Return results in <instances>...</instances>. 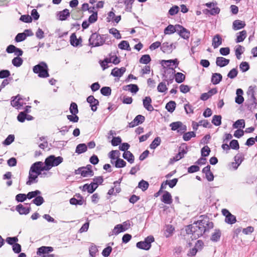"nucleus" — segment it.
<instances>
[{"mask_svg": "<svg viewBox=\"0 0 257 257\" xmlns=\"http://www.w3.org/2000/svg\"><path fill=\"white\" fill-rule=\"evenodd\" d=\"M213 227V223L208 218L198 220L188 226L187 233L192 234L191 237L197 239L202 236L205 232Z\"/></svg>", "mask_w": 257, "mask_h": 257, "instance_id": "f257e3e1", "label": "nucleus"}, {"mask_svg": "<svg viewBox=\"0 0 257 257\" xmlns=\"http://www.w3.org/2000/svg\"><path fill=\"white\" fill-rule=\"evenodd\" d=\"M42 164V162L38 161L32 165L29 170V179L26 182L27 185H31L38 182V177L41 174V171H44L41 167Z\"/></svg>", "mask_w": 257, "mask_h": 257, "instance_id": "f03ea898", "label": "nucleus"}, {"mask_svg": "<svg viewBox=\"0 0 257 257\" xmlns=\"http://www.w3.org/2000/svg\"><path fill=\"white\" fill-rule=\"evenodd\" d=\"M63 161L62 157H55L54 155H50L46 158L44 163L42 162L41 167L44 171H48L52 167L58 166Z\"/></svg>", "mask_w": 257, "mask_h": 257, "instance_id": "7ed1b4c3", "label": "nucleus"}, {"mask_svg": "<svg viewBox=\"0 0 257 257\" xmlns=\"http://www.w3.org/2000/svg\"><path fill=\"white\" fill-rule=\"evenodd\" d=\"M34 73L37 74L40 78H47L49 76V69L47 64L44 62H41L33 68Z\"/></svg>", "mask_w": 257, "mask_h": 257, "instance_id": "20e7f679", "label": "nucleus"}, {"mask_svg": "<svg viewBox=\"0 0 257 257\" xmlns=\"http://www.w3.org/2000/svg\"><path fill=\"white\" fill-rule=\"evenodd\" d=\"M105 42V38L103 35L98 33H93L89 39V45L92 47H98L102 46Z\"/></svg>", "mask_w": 257, "mask_h": 257, "instance_id": "39448f33", "label": "nucleus"}, {"mask_svg": "<svg viewBox=\"0 0 257 257\" xmlns=\"http://www.w3.org/2000/svg\"><path fill=\"white\" fill-rule=\"evenodd\" d=\"M154 241V238L152 236H148L144 241H140L137 243V247L145 250H148L151 246V243Z\"/></svg>", "mask_w": 257, "mask_h": 257, "instance_id": "423d86ee", "label": "nucleus"}, {"mask_svg": "<svg viewBox=\"0 0 257 257\" xmlns=\"http://www.w3.org/2000/svg\"><path fill=\"white\" fill-rule=\"evenodd\" d=\"M172 131H177L178 133L182 134L187 130V127L181 121L173 122L170 124Z\"/></svg>", "mask_w": 257, "mask_h": 257, "instance_id": "0eeeda50", "label": "nucleus"}, {"mask_svg": "<svg viewBox=\"0 0 257 257\" xmlns=\"http://www.w3.org/2000/svg\"><path fill=\"white\" fill-rule=\"evenodd\" d=\"M130 226V223L129 221H125L122 224L116 225L113 229V232L114 234L117 235L121 232H124L127 230Z\"/></svg>", "mask_w": 257, "mask_h": 257, "instance_id": "6e6552de", "label": "nucleus"}, {"mask_svg": "<svg viewBox=\"0 0 257 257\" xmlns=\"http://www.w3.org/2000/svg\"><path fill=\"white\" fill-rule=\"evenodd\" d=\"M222 214L225 216V222L229 224L236 222V217L232 214L227 209H223L221 211Z\"/></svg>", "mask_w": 257, "mask_h": 257, "instance_id": "1a4fd4ad", "label": "nucleus"}, {"mask_svg": "<svg viewBox=\"0 0 257 257\" xmlns=\"http://www.w3.org/2000/svg\"><path fill=\"white\" fill-rule=\"evenodd\" d=\"M177 28H178L177 29V32L180 37L184 39H189L190 35V33L189 30L179 25H177Z\"/></svg>", "mask_w": 257, "mask_h": 257, "instance_id": "9d476101", "label": "nucleus"}, {"mask_svg": "<svg viewBox=\"0 0 257 257\" xmlns=\"http://www.w3.org/2000/svg\"><path fill=\"white\" fill-rule=\"evenodd\" d=\"M257 90L256 86H250L246 92L247 95L249 97L252 103H256V98L255 97V92Z\"/></svg>", "mask_w": 257, "mask_h": 257, "instance_id": "9b49d317", "label": "nucleus"}, {"mask_svg": "<svg viewBox=\"0 0 257 257\" xmlns=\"http://www.w3.org/2000/svg\"><path fill=\"white\" fill-rule=\"evenodd\" d=\"M24 104V102L23 101V99L21 97L20 95L14 97L11 101V105L13 107H16L17 109H20Z\"/></svg>", "mask_w": 257, "mask_h": 257, "instance_id": "f8f14e48", "label": "nucleus"}, {"mask_svg": "<svg viewBox=\"0 0 257 257\" xmlns=\"http://www.w3.org/2000/svg\"><path fill=\"white\" fill-rule=\"evenodd\" d=\"M87 101L90 104L91 110L93 111H95L97 108V106L99 104L98 100L95 99L93 96L90 95L87 97Z\"/></svg>", "mask_w": 257, "mask_h": 257, "instance_id": "ddd939ff", "label": "nucleus"}, {"mask_svg": "<svg viewBox=\"0 0 257 257\" xmlns=\"http://www.w3.org/2000/svg\"><path fill=\"white\" fill-rule=\"evenodd\" d=\"M145 119V116L142 115H138L134 119L129 123L128 126L130 127H133L135 126L142 123Z\"/></svg>", "mask_w": 257, "mask_h": 257, "instance_id": "4468645a", "label": "nucleus"}, {"mask_svg": "<svg viewBox=\"0 0 257 257\" xmlns=\"http://www.w3.org/2000/svg\"><path fill=\"white\" fill-rule=\"evenodd\" d=\"M152 102V99L150 96H146L143 100L144 107L149 111H152L154 109Z\"/></svg>", "mask_w": 257, "mask_h": 257, "instance_id": "2eb2a0df", "label": "nucleus"}, {"mask_svg": "<svg viewBox=\"0 0 257 257\" xmlns=\"http://www.w3.org/2000/svg\"><path fill=\"white\" fill-rule=\"evenodd\" d=\"M125 71L126 68L125 67H122L120 68L115 67L112 70L111 75L119 78L123 75Z\"/></svg>", "mask_w": 257, "mask_h": 257, "instance_id": "dca6fc26", "label": "nucleus"}, {"mask_svg": "<svg viewBox=\"0 0 257 257\" xmlns=\"http://www.w3.org/2000/svg\"><path fill=\"white\" fill-rule=\"evenodd\" d=\"M187 152L185 150H184V149L181 150V149H180L179 153L177 154H176V155L175 157L170 159L169 163L170 164H173L174 162L182 159L184 157V155Z\"/></svg>", "mask_w": 257, "mask_h": 257, "instance_id": "f3484780", "label": "nucleus"}, {"mask_svg": "<svg viewBox=\"0 0 257 257\" xmlns=\"http://www.w3.org/2000/svg\"><path fill=\"white\" fill-rule=\"evenodd\" d=\"M75 173L76 174H81V175L83 177L88 176L91 177L94 175L93 171H88L87 170H86V168H84L83 167L79 168L76 171Z\"/></svg>", "mask_w": 257, "mask_h": 257, "instance_id": "a211bd4d", "label": "nucleus"}, {"mask_svg": "<svg viewBox=\"0 0 257 257\" xmlns=\"http://www.w3.org/2000/svg\"><path fill=\"white\" fill-rule=\"evenodd\" d=\"M175 47H173V44H169L168 42L163 43L161 46V49L164 53H171L173 49H175Z\"/></svg>", "mask_w": 257, "mask_h": 257, "instance_id": "6ab92c4d", "label": "nucleus"}, {"mask_svg": "<svg viewBox=\"0 0 257 257\" xmlns=\"http://www.w3.org/2000/svg\"><path fill=\"white\" fill-rule=\"evenodd\" d=\"M243 93V90L240 88H238L236 91V96L235 98V101L238 104H242L244 101V98L242 96Z\"/></svg>", "mask_w": 257, "mask_h": 257, "instance_id": "aec40b11", "label": "nucleus"}, {"mask_svg": "<svg viewBox=\"0 0 257 257\" xmlns=\"http://www.w3.org/2000/svg\"><path fill=\"white\" fill-rule=\"evenodd\" d=\"M96 184H93L92 182L90 184H85L82 187V191H87L89 193H92L96 189Z\"/></svg>", "mask_w": 257, "mask_h": 257, "instance_id": "412c9836", "label": "nucleus"}, {"mask_svg": "<svg viewBox=\"0 0 257 257\" xmlns=\"http://www.w3.org/2000/svg\"><path fill=\"white\" fill-rule=\"evenodd\" d=\"M31 208L30 207L24 206L22 204H19L16 207V210L19 212L20 214H27L30 211Z\"/></svg>", "mask_w": 257, "mask_h": 257, "instance_id": "4be33fe9", "label": "nucleus"}, {"mask_svg": "<svg viewBox=\"0 0 257 257\" xmlns=\"http://www.w3.org/2000/svg\"><path fill=\"white\" fill-rule=\"evenodd\" d=\"M229 63V60L222 57H218L216 58V65L220 67L226 66Z\"/></svg>", "mask_w": 257, "mask_h": 257, "instance_id": "5701e85b", "label": "nucleus"}, {"mask_svg": "<svg viewBox=\"0 0 257 257\" xmlns=\"http://www.w3.org/2000/svg\"><path fill=\"white\" fill-rule=\"evenodd\" d=\"M70 44L74 46L77 47L81 44L82 42L81 39H77L75 33H73L70 36Z\"/></svg>", "mask_w": 257, "mask_h": 257, "instance_id": "b1692460", "label": "nucleus"}, {"mask_svg": "<svg viewBox=\"0 0 257 257\" xmlns=\"http://www.w3.org/2000/svg\"><path fill=\"white\" fill-rule=\"evenodd\" d=\"M53 248L51 246H42L38 248L37 254L41 255L42 254H48L50 252H52Z\"/></svg>", "mask_w": 257, "mask_h": 257, "instance_id": "393cba45", "label": "nucleus"}, {"mask_svg": "<svg viewBox=\"0 0 257 257\" xmlns=\"http://www.w3.org/2000/svg\"><path fill=\"white\" fill-rule=\"evenodd\" d=\"M161 63L162 65L165 64L168 67H170L172 63L173 65H175V68H176L178 67L179 62L177 59H175L174 60H163L162 61Z\"/></svg>", "mask_w": 257, "mask_h": 257, "instance_id": "a878e982", "label": "nucleus"}, {"mask_svg": "<svg viewBox=\"0 0 257 257\" xmlns=\"http://www.w3.org/2000/svg\"><path fill=\"white\" fill-rule=\"evenodd\" d=\"M162 201L165 204H170L172 202V199L171 194L165 191L162 196Z\"/></svg>", "mask_w": 257, "mask_h": 257, "instance_id": "bb28decb", "label": "nucleus"}, {"mask_svg": "<svg viewBox=\"0 0 257 257\" xmlns=\"http://www.w3.org/2000/svg\"><path fill=\"white\" fill-rule=\"evenodd\" d=\"M203 244V243L202 241L198 240L195 244V247L190 250L189 252L188 253V255L191 256L195 255L196 254L198 250L197 247L202 246Z\"/></svg>", "mask_w": 257, "mask_h": 257, "instance_id": "cd10ccee", "label": "nucleus"}, {"mask_svg": "<svg viewBox=\"0 0 257 257\" xmlns=\"http://www.w3.org/2000/svg\"><path fill=\"white\" fill-rule=\"evenodd\" d=\"M122 157L131 164H133L134 162V156L130 151H125L123 154Z\"/></svg>", "mask_w": 257, "mask_h": 257, "instance_id": "c85d7f7f", "label": "nucleus"}, {"mask_svg": "<svg viewBox=\"0 0 257 257\" xmlns=\"http://www.w3.org/2000/svg\"><path fill=\"white\" fill-rule=\"evenodd\" d=\"M222 44V39L219 35H216L212 40V46L214 48H217Z\"/></svg>", "mask_w": 257, "mask_h": 257, "instance_id": "c756f323", "label": "nucleus"}, {"mask_svg": "<svg viewBox=\"0 0 257 257\" xmlns=\"http://www.w3.org/2000/svg\"><path fill=\"white\" fill-rule=\"evenodd\" d=\"M134 2V0H117L118 3L123 4L125 6L126 10L127 11H131Z\"/></svg>", "mask_w": 257, "mask_h": 257, "instance_id": "7c9ffc66", "label": "nucleus"}, {"mask_svg": "<svg viewBox=\"0 0 257 257\" xmlns=\"http://www.w3.org/2000/svg\"><path fill=\"white\" fill-rule=\"evenodd\" d=\"M245 26L244 22L240 20H235L233 22V29L237 30L244 28Z\"/></svg>", "mask_w": 257, "mask_h": 257, "instance_id": "2f4dec72", "label": "nucleus"}, {"mask_svg": "<svg viewBox=\"0 0 257 257\" xmlns=\"http://www.w3.org/2000/svg\"><path fill=\"white\" fill-rule=\"evenodd\" d=\"M246 37V32L245 30H243L236 34V39L235 41L236 43L241 42L243 41Z\"/></svg>", "mask_w": 257, "mask_h": 257, "instance_id": "473e14b6", "label": "nucleus"}, {"mask_svg": "<svg viewBox=\"0 0 257 257\" xmlns=\"http://www.w3.org/2000/svg\"><path fill=\"white\" fill-rule=\"evenodd\" d=\"M244 47L241 45H237L235 48V53L237 59H240L241 55L244 51Z\"/></svg>", "mask_w": 257, "mask_h": 257, "instance_id": "72a5a7b5", "label": "nucleus"}, {"mask_svg": "<svg viewBox=\"0 0 257 257\" xmlns=\"http://www.w3.org/2000/svg\"><path fill=\"white\" fill-rule=\"evenodd\" d=\"M87 150V146L85 144H80L76 148L75 152L78 154L85 152Z\"/></svg>", "mask_w": 257, "mask_h": 257, "instance_id": "f704fd0d", "label": "nucleus"}, {"mask_svg": "<svg viewBox=\"0 0 257 257\" xmlns=\"http://www.w3.org/2000/svg\"><path fill=\"white\" fill-rule=\"evenodd\" d=\"M177 25L174 26L172 25H169L165 29L164 33L165 34H171L174 32H177V29H178L177 28Z\"/></svg>", "mask_w": 257, "mask_h": 257, "instance_id": "c9c22d12", "label": "nucleus"}, {"mask_svg": "<svg viewBox=\"0 0 257 257\" xmlns=\"http://www.w3.org/2000/svg\"><path fill=\"white\" fill-rule=\"evenodd\" d=\"M222 79V75L220 73H214L211 77V82L213 84H218Z\"/></svg>", "mask_w": 257, "mask_h": 257, "instance_id": "e433bc0d", "label": "nucleus"}, {"mask_svg": "<svg viewBox=\"0 0 257 257\" xmlns=\"http://www.w3.org/2000/svg\"><path fill=\"white\" fill-rule=\"evenodd\" d=\"M59 19L61 21L66 20L68 17L70 16L69 11L68 9H65L59 13Z\"/></svg>", "mask_w": 257, "mask_h": 257, "instance_id": "4c0bfd02", "label": "nucleus"}, {"mask_svg": "<svg viewBox=\"0 0 257 257\" xmlns=\"http://www.w3.org/2000/svg\"><path fill=\"white\" fill-rule=\"evenodd\" d=\"M221 236V231L219 229L215 230V231L212 233L211 240L213 241H218Z\"/></svg>", "mask_w": 257, "mask_h": 257, "instance_id": "58836bf2", "label": "nucleus"}, {"mask_svg": "<svg viewBox=\"0 0 257 257\" xmlns=\"http://www.w3.org/2000/svg\"><path fill=\"white\" fill-rule=\"evenodd\" d=\"M176 102L174 101H170L166 105V109L170 112H173L176 108Z\"/></svg>", "mask_w": 257, "mask_h": 257, "instance_id": "ea45409f", "label": "nucleus"}, {"mask_svg": "<svg viewBox=\"0 0 257 257\" xmlns=\"http://www.w3.org/2000/svg\"><path fill=\"white\" fill-rule=\"evenodd\" d=\"M161 142V138L159 137H156L154 141L152 142V143L150 145V148L151 149H155L157 147H158Z\"/></svg>", "mask_w": 257, "mask_h": 257, "instance_id": "a19ab883", "label": "nucleus"}, {"mask_svg": "<svg viewBox=\"0 0 257 257\" xmlns=\"http://www.w3.org/2000/svg\"><path fill=\"white\" fill-rule=\"evenodd\" d=\"M204 13L206 14H209L211 15H215L219 14L220 9L218 7H213L211 10L206 9L204 11Z\"/></svg>", "mask_w": 257, "mask_h": 257, "instance_id": "79ce46f5", "label": "nucleus"}, {"mask_svg": "<svg viewBox=\"0 0 257 257\" xmlns=\"http://www.w3.org/2000/svg\"><path fill=\"white\" fill-rule=\"evenodd\" d=\"M151 61V58L149 55L146 54L143 55L139 60V62L142 64H148Z\"/></svg>", "mask_w": 257, "mask_h": 257, "instance_id": "37998d69", "label": "nucleus"}, {"mask_svg": "<svg viewBox=\"0 0 257 257\" xmlns=\"http://www.w3.org/2000/svg\"><path fill=\"white\" fill-rule=\"evenodd\" d=\"M118 48L122 50H126L127 51H131V49L130 47L129 43L126 41H122L118 44Z\"/></svg>", "mask_w": 257, "mask_h": 257, "instance_id": "c03bdc74", "label": "nucleus"}, {"mask_svg": "<svg viewBox=\"0 0 257 257\" xmlns=\"http://www.w3.org/2000/svg\"><path fill=\"white\" fill-rule=\"evenodd\" d=\"M175 78L176 82L180 83L185 80V76L182 73L177 72L175 75Z\"/></svg>", "mask_w": 257, "mask_h": 257, "instance_id": "a18cd8bd", "label": "nucleus"}, {"mask_svg": "<svg viewBox=\"0 0 257 257\" xmlns=\"http://www.w3.org/2000/svg\"><path fill=\"white\" fill-rule=\"evenodd\" d=\"M233 128H244L245 127V121L244 119H241L236 120L233 124Z\"/></svg>", "mask_w": 257, "mask_h": 257, "instance_id": "49530a36", "label": "nucleus"}, {"mask_svg": "<svg viewBox=\"0 0 257 257\" xmlns=\"http://www.w3.org/2000/svg\"><path fill=\"white\" fill-rule=\"evenodd\" d=\"M120 154V153L117 150H113L111 151L109 153V157L111 159V163H113L112 160L117 159L118 158L119 155Z\"/></svg>", "mask_w": 257, "mask_h": 257, "instance_id": "de8ad7c7", "label": "nucleus"}, {"mask_svg": "<svg viewBox=\"0 0 257 257\" xmlns=\"http://www.w3.org/2000/svg\"><path fill=\"white\" fill-rule=\"evenodd\" d=\"M149 184L148 182L142 180L138 184V187L142 189V191H146L149 187Z\"/></svg>", "mask_w": 257, "mask_h": 257, "instance_id": "09e8293b", "label": "nucleus"}, {"mask_svg": "<svg viewBox=\"0 0 257 257\" xmlns=\"http://www.w3.org/2000/svg\"><path fill=\"white\" fill-rule=\"evenodd\" d=\"M212 123L216 125V126H219L221 123V115H215L213 116L212 120Z\"/></svg>", "mask_w": 257, "mask_h": 257, "instance_id": "8fccbe9b", "label": "nucleus"}, {"mask_svg": "<svg viewBox=\"0 0 257 257\" xmlns=\"http://www.w3.org/2000/svg\"><path fill=\"white\" fill-rule=\"evenodd\" d=\"M196 136V134L194 132H189L186 133H184L183 135V140L185 141H189L192 138L195 137Z\"/></svg>", "mask_w": 257, "mask_h": 257, "instance_id": "3c124183", "label": "nucleus"}, {"mask_svg": "<svg viewBox=\"0 0 257 257\" xmlns=\"http://www.w3.org/2000/svg\"><path fill=\"white\" fill-rule=\"evenodd\" d=\"M23 60L21 58H20V57H15L13 60H12V64H13L14 66H16V67H20V66L22 65V63H23Z\"/></svg>", "mask_w": 257, "mask_h": 257, "instance_id": "603ef678", "label": "nucleus"}, {"mask_svg": "<svg viewBox=\"0 0 257 257\" xmlns=\"http://www.w3.org/2000/svg\"><path fill=\"white\" fill-rule=\"evenodd\" d=\"M126 162L122 159L117 158L115 162V166L116 168H120L126 166Z\"/></svg>", "mask_w": 257, "mask_h": 257, "instance_id": "864d4df0", "label": "nucleus"}, {"mask_svg": "<svg viewBox=\"0 0 257 257\" xmlns=\"http://www.w3.org/2000/svg\"><path fill=\"white\" fill-rule=\"evenodd\" d=\"M44 202V198L41 196H37L32 200V202L37 206L42 205Z\"/></svg>", "mask_w": 257, "mask_h": 257, "instance_id": "5fc2aeb1", "label": "nucleus"}, {"mask_svg": "<svg viewBox=\"0 0 257 257\" xmlns=\"http://www.w3.org/2000/svg\"><path fill=\"white\" fill-rule=\"evenodd\" d=\"M89 254L91 257H95L98 249L95 245L92 244L89 249Z\"/></svg>", "mask_w": 257, "mask_h": 257, "instance_id": "6e6d98bb", "label": "nucleus"}, {"mask_svg": "<svg viewBox=\"0 0 257 257\" xmlns=\"http://www.w3.org/2000/svg\"><path fill=\"white\" fill-rule=\"evenodd\" d=\"M110 34H111L116 39H120L121 35L119 31L115 28H112L109 30Z\"/></svg>", "mask_w": 257, "mask_h": 257, "instance_id": "4d7b16f0", "label": "nucleus"}, {"mask_svg": "<svg viewBox=\"0 0 257 257\" xmlns=\"http://www.w3.org/2000/svg\"><path fill=\"white\" fill-rule=\"evenodd\" d=\"M6 242L12 245H13L18 241L17 237H8L6 239Z\"/></svg>", "mask_w": 257, "mask_h": 257, "instance_id": "13d9d810", "label": "nucleus"}, {"mask_svg": "<svg viewBox=\"0 0 257 257\" xmlns=\"http://www.w3.org/2000/svg\"><path fill=\"white\" fill-rule=\"evenodd\" d=\"M41 192L39 190H35L34 191H32L29 192L27 194V197L28 199H31L34 197H36L38 195L41 194Z\"/></svg>", "mask_w": 257, "mask_h": 257, "instance_id": "bf43d9fd", "label": "nucleus"}, {"mask_svg": "<svg viewBox=\"0 0 257 257\" xmlns=\"http://www.w3.org/2000/svg\"><path fill=\"white\" fill-rule=\"evenodd\" d=\"M69 109L70 112L73 115L76 114L78 112L77 105L74 102H72L71 104Z\"/></svg>", "mask_w": 257, "mask_h": 257, "instance_id": "052dcab7", "label": "nucleus"}, {"mask_svg": "<svg viewBox=\"0 0 257 257\" xmlns=\"http://www.w3.org/2000/svg\"><path fill=\"white\" fill-rule=\"evenodd\" d=\"M111 89L109 87H103L101 90V93L104 96H109L111 94Z\"/></svg>", "mask_w": 257, "mask_h": 257, "instance_id": "680f3d73", "label": "nucleus"}, {"mask_svg": "<svg viewBox=\"0 0 257 257\" xmlns=\"http://www.w3.org/2000/svg\"><path fill=\"white\" fill-rule=\"evenodd\" d=\"M168 89L167 86L164 82H161L157 87V90L160 92H164Z\"/></svg>", "mask_w": 257, "mask_h": 257, "instance_id": "e2e57ef3", "label": "nucleus"}, {"mask_svg": "<svg viewBox=\"0 0 257 257\" xmlns=\"http://www.w3.org/2000/svg\"><path fill=\"white\" fill-rule=\"evenodd\" d=\"M201 152L202 156L207 157L209 155L210 149L208 146H205L202 148Z\"/></svg>", "mask_w": 257, "mask_h": 257, "instance_id": "0e129e2a", "label": "nucleus"}, {"mask_svg": "<svg viewBox=\"0 0 257 257\" xmlns=\"http://www.w3.org/2000/svg\"><path fill=\"white\" fill-rule=\"evenodd\" d=\"M178 182V179L174 178L171 180H166L165 181V185H168L170 188H173L176 186L177 183Z\"/></svg>", "mask_w": 257, "mask_h": 257, "instance_id": "69168bd1", "label": "nucleus"}, {"mask_svg": "<svg viewBox=\"0 0 257 257\" xmlns=\"http://www.w3.org/2000/svg\"><path fill=\"white\" fill-rule=\"evenodd\" d=\"M239 68L240 70L243 72H246L247 71L249 68V66L247 62H242L240 63L239 65Z\"/></svg>", "mask_w": 257, "mask_h": 257, "instance_id": "338daca9", "label": "nucleus"}, {"mask_svg": "<svg viewBox=\"0 0 257 257\" xmlns=\"http://www.w3.org/2000/svg\"><path fill=\"white\" fill-rule=\"evenodd\" d=\"M179 11V8L177 6H174L169 11L168 14L171 16L177 14Z\"/></svg>", "mask_w": 257, "mask_h": 257, "instance_id": "774afa93", "label": "nucleus"}]
</instances>
